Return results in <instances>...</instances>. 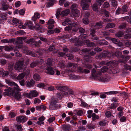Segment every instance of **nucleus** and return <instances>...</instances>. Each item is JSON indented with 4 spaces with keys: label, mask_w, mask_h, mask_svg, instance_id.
<instances>
[{
    "label": "nucleus",
    "mask_w": 131,
    "mask_h": 131,
    "mask_svg": "<svg viewBox=\"0 0 131 131\" xmlns=\"http://www.w3.org/2000/svg\"><path fill=\"white\" fill-rule=\"evenodd\" d=\"M101 73L100 71H98L95 69H93L91 71V74L92 77L95 79L99 80L103 82H106L109 81L111 78L108 76L101 77Z\"/></svg>",
    "instance_id": "f257e3e1"
},
{
    "label": "nucleus",
    "mask_w": 131,
    "mask_h": 131,
    "mask_svg": "<svg viewBox=\"0 0 131 131\" xmlns=\"http://www.w3.org/2000/svg\"><path fill=\"white\" fill-rule=\"evenodd\" d=\"M4 94L5 95H12L17 99H19L21 97L20 93L18 92L19 91L17 90L14 87L9 88L7 89H5Z\"/></svg>",
    "instance_id": "f03ea898"
},
{
    "label": "nucleus",
    "mask_w": 131,
    "mask_h": 131,
    "mask_svg": "<svg viewBox=\"0 0 131 131\" xmlns=\"http://www.w3.org/2000/svg\"><path fill=\"white\" fill-rule=\"evenodd\" d=\"M71 42H74L75 45L76 46H81L84 43L87 45L88 47H93L95 45V44L93 42H90L89 40H84L83 42L80 41L77 38L75 39H71L70 40Z\"/></svg>",
    "instance_id": "7ed1b4c3"
},
{
    "label": "nucleus",
    "mask_w": 131,
    "mask_h": 131,
    "mask_svg": "<svg viewBox=\"0 0 131 131\" xmlns=\"http://www.w3.org/2000/svg\"><path fill=\"white\" fill-rule=\"evenodd\" d=\"M23 65V61H19L15 64L14 68L15 70H19L20 71H24L25 70L26 67H24Z\"/></svg>",
    "instance_id": "20e7f679"
},
{
    "label": "nucleus",
    "mask_w": 131,
    "mask_h": 131,
    "mask_svg": "<svg viewBox=\"0 0 131 131\" xmlns=\"http://www.w3.org/2000/svg\"><path fill=\"white\" fill-rule=\"evenodd\" d=\"M57 101L54 99H52L50 101L49 109L50 110H56L57 108V106L56 105Z\"/></svg>",
    "instance_id": "39448f33"
},
{
    "label": "nucleus",
    "mask_w": 131,
    "mask_h": 131,
    "mask_svg": "<svg viewBox=\"0 0 131 131\" xmlns=\"http://www.w3.org/2000/svg\"><path fill=\"white\" fill-rule=\"evenodd\" d=\"M6 82L9 85H14L16 86L15 88L18 91H21V89L19 88V86H18L17 84L13 82L12 81L9 80H6Z\"/></svg>",
    "instance_id": "423d86ee"
},
{
    "label": "nucleus",
    "mask_w": 131,
    "mask_h": 131,
    "mask_svg": "<svg viewBox=\"0 0 131 131\" xmlns=\"http://www.w3.org/2000/svg\"><path fill=\"white\" fill-rule=\"evenodd\" d=\"M81 5L82 6L83 10L88 9L89 8L88 4L86 3V1L85 0H82L81 2Z\"/></svg>",
    "instance_id": "0eeeda50"
},
{
    "label": "nucleus",
    "mask_w": 131,
    "mask_h": 131,
    "mask_svg": "<svg viewBox=\"0 0 131 131\" xmlns=\"http://www.w3.org/2000/svg\"><path fill=\"white\" fill-rule=\"evenodd\" d=\"M46 69L47 71H45V72L47 74L53 75L54 73V72L53 70V68L50 67H49L47 66L46 68Z\"/></svg>",
    "instance_id": "6e6552de"
},
{
    "label": "nucleus",
    "mask_w": 131,
    "mask_h": 131,
    "mask_svg": "<svg viewBox=\"0 0 131 131\" xmlns=\"http://www.w3.org/2000/svg\"><path fill=\"white\" fill-rule=\"evenodd\" d=\"M35 81L33 79L31 80L30 81H27L25 82L26 85L28 87L33 86L35 84Z\"/></svg>",
    "instance_id": "1a4fd4ad"
},
{
    "label": "nucleus",
    "mask_w": 131,
    "mask_h": 131,
    "mask_svg": "<svg viewBox=\"0 0 131 131\" xmlns=\"http://www.w3.org/2000/svg\"><path fill=\"white\" fill-rule=\"evenodd\" d=\"M62 24L64 26L71 25V22L69 19L66 18L62 21Z\"/></svg>",
    "instance_id": "9d476101"
},
{
    "label": "nucleus",
    "mask_w": 131,
    "mask_h": 131,
    "mask_svg": "<svg viewBox=\"0 0 131 131\" xmlns=\"http://www.w3.org/2000/svg\"><path fill=\"white\" fill-rule=\"evenodd\" d=\"M25 25H26V27H28L31 29L32 30L34 28L32 23L30 21H28L25 23Z\"/></svg>",
    "instance_id": "9b49d317"
},
{
    "label": "nucleus",
    "mask_w": 131,
    "mask_h": 131,
    "mask_svg": "<svg viewBox=\"0 0 131 131\" xmlns=\"http://www.w3.org/2000/svg\"><path fill=\"white\" fill-rule=\"evenodd\" d=\"M16 119L18 122H22L23 123L27 121L26 117L24 116L18 117Z\"/></svg>",
    "instance_id": "f8f14e48"
},
{
    "label": "nucleus",
    "mask_w": 131,
    "mask_h": 131,
    "mask_svg": "<svg viewBox=\"0 0 131 131\" xmlns=\"http://www.w3.org/2000/svg\"><path fill=\"white\" fill-rule=\"evenodd\" d=\"M69 77L70 79L73 80L79 79L82 77L81 76L75 75L72 74H70L69 75Z\"/></svg>",
    "instance_id": "ddd939ff"
},
{
    "label": "nucleus",
    "mask_w": 131,
    "mask_h": 131,
    "mask_svg": "<svg viewBox=\"0 0 131 131\" xmlns=\"http://www.w3.org/2000/svg\"><path fill=\"white\" fill-rule=\"evenodd\" d=\"M70 13V10L68 9H67L65 10L62 11L60 14L61 17H63L67 16Z\"/></svg>",
    "instance_id": "4468645a"
},
{
    "label": "nucleus",
    "mask_w": 131,
    "mask_h": 131,
    "mask_svg": "<svg viewBox=\"0 0 131 131\" xmlns=\"http://www.w3.org/2000/svg\"><path fill=\"white\" fill-rule=\"evenodd\" d=\"M67 92L66 91H62L61 93V94L62 96H67L69 95L70 94H73V91H68Z\"/></svg>",
    "instance_id": "2eb2a0df"
},
{
    "label": "nucleus",
    "mask_w": 131,
    "mask_h": 131,
    "mask_svg": "<svg viewBox=\"0 0 131 131\" xmlns=\"http://www.w3.org/2000/svg\"><path fill=\"white\" fill-rule=\"evenodd\" d=\"M38 94V92L36 90L31 91H30V96H31V98L37 96Z\"/></svg>",
    "instance_id": "dca6fc26"
},
{
    "label": "nucleus",
    "mask_w": 131,
    "mask_h": 131,
    "mask_svg": "<svg viewBox=\"0 0 131 131\" xmlns=\"http://www.w3.org/2000/svg\"><path fill=\"white\" fill-rule=\"evenodd\" d=\"M54 23V20L52 19H50L48 21L47 24L49 25L48 27V28L49 29L52 28L53 27L54 25H51L53 24Z\"/></svg>",
    "instance_id": "f3484780"
},
{
    "label": "nucleus",
    "mask_w": 131,
    "mask_h": 131,
    "mask_svg": "<svg viewBox=\"0 0 131 131\" xmlns=\"http://www.w3.org/2000/svg\"><path fill=\"white\" fill-rule=\"evenodd\" d=\"M40 17V15L39 13L37 12L35 13L34 16L32 17V19L34 21H36L37 19H39Z\"/></svg>",
    "instance_id": "a211bd4d"
},
{
    "label": "nucleus",
    "mask_w": 131,
    "mask_h": 131,
    "mask_svg": "<svg viewBox=\"0 0 131 131\" xmlns=\"http://www.w3.org/2000/svg\"><path fill=\"white\" fill-rule=\"evenodd\" d=\"M26 39L25 37H19L17 38L16 42H17L18 44H22L23 43L22 41L23 40Z\"/></svg>",
    "instance_id": "6ab92c4d"
},
{
    "label": "nucleus",
    "mask_w": 131,
    "mask_h": 131,
    "mask_svg": "<svg viewBox=\"0 0 131 131\" xmlns=\"http://www.w3.org/2000/svg\"><path fill=\"white\" fill-rule=\"evenodd\" d=\"M15 48L16 49H18L19 48H21V49L23 50V52L27 50V48L25 46H23L22 45H18L15 47Z\"/></svg>",
    "instance_id": "aec40b11"
},
{
    "label": "nucleus",
    "mask_w": 131,
    "mask_h": 131,
    "mask_svg": "<svg viewBox=\"0 0 131 131\" xmlns=\"http://www.w3.org/2000/svg\"><path fill=\"white\" fill-rule=\"evenodd\" d=\"M112 56L113 57L116 56L117 57H120L121 56L122 53L120 52H112Z\"/></svg>",
    "instance_id": "412c9836"
},
{
    "label": "nucleus",
    "mask_w": 131,
    "mask_h": 131,
    "mask_svg": "<svg viewBox=\"0 0 131 131\" xmlns=\"http://www.w3.org/2000/svg\"><path fill=\"white\" fill-rule=\"evenodd\" d=\"M73 15L75 17H79L80 15V13L79 10L76 9L72 11Z\"/></svg>",
    "instance_id": "4be33fe9"
},
{
    "label": "nucleus",
    "mask_w": 131,
    "mask_h": 131,
    "mask_svg": "<svg viewBox=\"0 0 131 131\" xmlns=\"http://www.w3.org/2000/svg\"><path fill=\"white\" fill-rule=\"evenodd\" d=\"M102 25L103 23L102 22H99L97 23L94 27V29H97L102 27Z\"/></svg>",
    "instance_id": "5701e85b"
},
{
    "label": "nucleus",
    "mask_w": 131,
    "mask_h": 131,
    "mask_svg": "<svg viewBox=\"0 0 131 131\" xmlns=\"http://www.w3.org/2000/svg\"><path fill=\"white\" fill-rule=\"evenodd\" d=\"M5 50L7 51H10L13 49V47L11 46H4Z\"/></svg>",
    "instance_id": "b1692460"
},
{
    "label": "nucleus",
    "mask_w": 131,
    "mask_h": 131,
    "mask_svg": "<svg viewBox=\"0 0 131 131\" xmlns=\"http://www.w3.org/2000/svg\"><path fill=\"white\" fill-rule=\"evenodd\" d=\"M24 52L26 54L30 55L33 57H35L36 56V54L30 50H27Z\"/></svg>",
    "instance_id": "393cba45"
},
{
    "label": "nucleus",
    "mask_w": 131,
    "mask_h": 131,
    "mask_svg": "<svg viewBox=\"0 0 131 131\" xmlns=\"http://www.w3.org/2000/svg\"><path fill=\"white\" fill-rule=\"evenodd\" d=\"M63 130H65L70 131L71 130V128L69 125H63Z\"/></svg>",
    "instance_id": "a878e982"
},
{
    "label": "nucleus",
    "mask_w": 131,
    "mask_h": 131,
    "mask_svg": "<svg viewBox=\"0 0 131 131\" xmlns=\"http://www.w3.org/2000/svg\"><path fill=\"white\" fill-rule=\"evenodd\" d=\"M84 58L86 62H91L92 61V59L89 55H87L84 56Z\"/></svg>",
    "instance_id": "bb28decb"
},
{
    "label": "nucleus",
    "mask_w": 131,
    "mask_h": 131,
    "mask_svg": "<svg viewBox=\"0 0 131 131\" xmlns=\"http://www.w3.org/2000/svg\"><path fill=\"white\" fill-rule=\"evenodd\" d=\"M25 74V73H22L19 74L17 77V79L18 80H20L23 79L24 77Z\"/></svg>",
    "instance_id": "cd10ccee"
},
{
    "label": "nucleus",
    "mask_w": 131,
    "mask_h": 131,
    "mask_svg": "<svg viewBox=\"0 0 131 131\" xmlns=\"http://www.w3.org/2000/svg\"><path fill=\"white\" fill-rule=\"evenodd\" d=\"M92 120L93 121H94L96 119H98L99 118V116L94 113L92 114Z\"/></svg>",
    "instance_id": "c85d7f7f"
},
{
    "label": "nucleus",
    "mask_w": 131,
    "mask_h": 131,
    "mask_svg": "<svg viewBox=\"0 0 131 131\" xmlns=\"http://www.w3.org/2000/svg\"><path fill=\"white\" fill-rule=\"evenodd\" d=\"M97 43L101 45H106L108 44V42L105 40H101L98 41Z\"/></svg>",
    "instance_id": "c756f323"
},
{
    "label": "nucleus",
    "mask_w": 131,
    "mask_h": 131,
    "mask_svg": "<svg viewBox=\"0 0 131 131\" xmlns=\"http://www.w3.org/2000/svg\"><path fill=\"white\" fill-rule=\"evenodd\" d=\"M52 59H49L47 60V62L46 63V65L47 67L49 66V67H51L52 66Z\"/></svg>",
    "instance_id": "7c9ffc66"
},
{
    "label": "nucleus",
    "mask_w": 131,
    "mask_h": 131,
    "mask_svg": "<svg viewBox=\"0 0 131 131\" xmlns=\"http://www.w3.org/2000/svg\"><path fill=\"white\" fill-rule=\"evenodd\" d=\"M33 77L34 80L37 81H39L41 78L40 76L37 74H34L33 75Z\"/></svg>",
    "instance_id": "2f4dec72"
},
{
    "label": "nucleus",
    "mask_w": 131,
    "mask_h": 131,
    "mask_svg": "<svg viewBox=\"0 0 131 131\" xmlns=\"http://www.w3.org/2000/svg\"><path fill=\"white\" fill-rule=\"evenodd\" d=\"M115 26V24L113 23H108L107 24L106 26L105 27V29H106L108 28H113Z\"/></svg>",
    "instance_id": "473e14b6"
},
{
    "label": "nucleus",
    "mask_w": 131,
    "mask_h": 131,
    "mask_svg": "<svg viewBox=\"0 0 131 131\" xmlns=\"http://www.w3.org/2000/svg\"><path fill=\"white\" fill-rule=\"evenodd\" d=\"M72 28V26L71 25H70L69 26L66 27L64 29L65 31H69L71 30Z\"/></svg>",
    "instance_id": "72a5a7b5"
},
{
    "label": "nucleus",
    "mask_w": 131,
    "mask_h": 131,
    "mask_svg": "<svg viewBox=\"0 0 131 131\" xmlns=\"http://www.w3.org/2000/svg\"><path fill=\"white\" fill-rule=\"evenodd\" d=\"M123 34L124 33L123 32L120 31H119L115 35V36L117 37H122Z\"/></svg>",
    "instance_id": "f704fd0d"
},
{
    "label": "nucleus",
    "mask_w": 131,
    "mask_h": 131,
    "mask_svg": "<svg viewBox=\"0 0 131 131\" xmlns=\"http://www.w3.org/2000/svg\"><path fill=\"white\" fill-rule=\"evenodd\" d=\"M86 127L87 128L90 129H93L95 127V125L91 124H88L86 126Z\"/></svg>",
    "instance_id": "c9c22d12"
},
{
    "label": "nucleus",
    "mask_w": 131,
    "mask_h": 131,
    "mask_svg": "<svg viewBox=\"0 0 131 131\" xmlns=\"http://www.w3.org/2000/svg\"><path fill=\"white\" fill-rule=\"evenodd\" d=\"M59 67L61 68H64V62L63 61H60L59 63Z\"/></svg>",
    "instance_id": "e433bc0d"
},
{
    "label": "nucleus",
    "mask_w": 131,
    "mask_h": 131,
    "mask_svg": "<svg viewBox=\"0 0 131 131\" xmlns=\"http://www.w3.org/2000/svg\"><path fill=\"white\" fill-rule=\"evenodd\" d=\"M61 10V8H59L57 11L56 13V16L57 18H58L59 17L60 12Z\"/></svg>",
    "instance_id": "4c0bfd02"
},
{
    "label": "nucleus",
    "mask_w": 131,
    "mask_h": 131,
    "mask_svg": "<svg viewBox=\"0 0 131 131\" xmlns=\"http://www.w3.org/2000/svg\"><path fill=\"white\" fill-rule=\"evenodd\" d=\"M122 11V12H126L128 10V7L126 5H123L122 7V8L121 9Z\"/></svg>",
    "instance_id": "58836bf2"
},
{
    "label": "nucleus",
    "mask_w": 131,
    "mask_h": 131,
    "mask_svg": "<svg viewBox=\"0 0 131 131\" xmlns=\"http://www.w3.org/2000/svg\"><path fill=\"white\" fill-rule=\"evenodd\" d=\"M24 33L25 32L23 30H20L16 32L15 34L16 35L20 36L24 35Z\"/></svg>",
    "instance_id": "ea45409f"
},
{
    "label": "nucleus",
    "mask_w": 131,
    "mask_h": 131,
    "mask_svg": "<svg viewBox=\"0 0 131 131\" xmlns=\"http://www.w3.org/2000/svg\"><path fill=\"white\" fill-rule=\"evenodd\" d=\"M109 39L113 42L115 44H118L119 42V41L115 38H112L111 37L108 38Z\"/></svg>",
    "instance_id": "a19ab883"
},
{
    "label": "nucleus",
    "mask_w": 131,
    "mask_h": 131,
    "mask_svg": "<svg viewBox=\"0 0 131 131\" xmlns=\"http://www.w3.org/2000/svg\"><path fill=\"white\" fill-rule=\"evenodd\" d=\"M77 5L76 4H74L72 5L71 6V8L72 10V11L76 9V8H77Z\"/></svg>",
    "instance_id": "79ce46f5"
},
{
    "label": "nucleus",
    "mask_w": 131,
    "mask_h": 131,
    "mask_svg": "<svg viewBox=\"0 0 131 131\" xmlns=\"http://www.w3.org/2000/svg\"><path fill=\"white\" fill-rule=\"evenodd\" d=\"M123 60L122 61H121V59H120L119 60V62H124L125 61H126L129 60L130 58V57L129 56H126L125 57H123Z\"/></svg>",
    "instance_id": "37998d69"
},
{
    "label": "nucleus",
    "mask_w": 131,
    "mask_h": 131,
    "mask_svg": "<svg viewBox=\"0 0 131 131\" xmlns=\"http://www.w3.org/2000/svg\"><path fill=\"white\" fill-rule=\"evenodd\" d=\"M68 66L70 67L73 66V68H75L77 67V64H75L71 63H68Z\"/></svg>",
    "instance_id": "c03bdc74"
},
{
    "label": "nucleus",
    "mask_w": 131,
    "mask_h": 131,
    "mask_svg": "<svg viewBox=\"0 0 131 131\" xmlns=\"http://www.w3.org/2000/svg\"><path fill=\"white\" fill-rule=\"evenodd\" d=\"M8 7V5L6 4H4L2 5V7L1 8V9L2 10H6L7 9Z\"/></svg>",
    "instance_id": "a18cd8bd"
},
{
    "label": "nucleus",
    "mask_w": 131,
    "mask_h": 131,
    "mask_svg": "<svg viewBox=\"0 0 131 131\" xmlns=\"http://www.w3.org/2000/svg\"><path fill=\"white\" fill-rule=\"evenodd\" d=\"M117 106V103H113L111 104V106L109 107L111 109H114Z\"/></svg>",
    "instance_id": "49530a36"
},
{
    "label": "nucleus",
    "mask_w": 131,
    "mask_h": 131,
    "mask_svg": "<svg viewBox=\"0 0 131 131\" xmlns=\"http://www.w3.org/2000/svg\"><path fill=\"white\" fill-rule=\"evenodd\" d=\"M37 63L36 62H33L30 63V67L31 68H34L37 66Z\"/></svg>",
    "instance_id": "de8ad7c7"
},
{
    "label": "nucleus",
    "mask_w": 131,
    "mask_h": 131,
    "mask_svg": "<svg viewBox=\"0 0 131 131\" xmlns=\"http://www.w3.org/2000/svg\"><path fill=\"white\" fill-rule=\"evenodd\" d=\"M17 49H14V51L16 53V56L17 57H21V55L20 54L19 52L17 50Z\"/></svg>",
    "instance_id": "09e8293b"
},
{
    "label": "nucleus",
    "mask_w": 131,
    "mask_h": 131,
    "mask_svg": "<svg viewBox=\"0 0 131 131\" xmlns=\"http://www.w3.org/2000/svg\"><path fill=\"white\" fill-rule=\"evenodd\" d=\"M92 8L93 10L97 11L98 10V7L97 5L96 4H94L93 5Z\"/></svg>",
    "instance_id": "8fccbe9b"
},
{
    "label": "nucleus",
    "mask_w": 131,
    "mask_h": 131,
    "mask_svg": "<svg viewBox=\"0 0 131 131\" xmlns=\"http://www.w3.org/2000/svg\"><path fill=\"white\" fill-rule=\"evenodd\" d=\"M108 69V68L107 67L104 66L101 68V70L102 72L104 73L106 72Z\"/></svg>",
    "instance_id": "3c124183"
},
{
    "label": "nucleus",
    "mask_w": 131,
    "mask_h": 131,
    "mask_svg": "<svg viewBox=\"0 0 131 131\" xmlns=\"http://www.w3.org/2000/svg\"><path fill=\"white\" fill-rule=\"evenodd\" d=\"M106 123V122L104 121H101L99 123V125L101 126H105Z\"/></svg>",
    "instance_id": "603ef678"
},
{
    "label": "nucleus",
    "mask_w": 131,
    "mask_h": 131,
    "mask_svg": "<svg viewBox=\"0 0 131 131\" xmlns=\"http://www.w3.org/2000/svg\"><path fill=\"white\" fill-rule=\"evenodd\" d=\"M0 63L2 65H4L6 64L7 61L6 60L2 59L0 60Z\"/></svg>",
    "instance_id": "864d4df0"
},
{
    "label": "nucleus",
    "mask_w": 131,
    "mask_h": 131,
    "mask_svg": "<svg viewBox=\"0 0 131 131\" xmlns=\"http://www.w3.org/2000/svg\"><path fill=\"white\" fill-rule=\"evenodd\" d=\"M118 93L117 91H113L106 92L105 94H117Z\"/></svg>",
    "instance_id": "5fc2aeb1"
},
{
    "label": "nucleus",
    "mask_w": 131,
    "mask_h": 131,
    "mask_svg": "<svg viewBox=\"0 0 131 131\" xmlns=\"http://www.w3.org/2000/svg\"><path fill=\"white\" fill-rule=\"evenodd\" d=\"M124 68L126 69L129 70L131 71V66H129L128 65L126 64L124 65Z\"/></svg>",
    "instance_id": "6e6d98bb"
},
{
    "label": "nucleus",
    "mask_w": 131,
    "mask_h": 131,
    "mask_svg": "<svg viewBox=\"0 0 131 131\" xmlns=\"http://www.w3.org/2000/svg\"><path fill=\"white\" fill-rule=\"evenodd\" d=\"M53 4V2L50 1L48 2L46 5V7H49L52 6Z\"/></svg>",
    "instance_id": "4d7b16f0"
},
{
    "label": "nucleus",
    "mask_w": 131,
    "mask_h": 131,
    "mask_svg": "<svg viewBox=\"0 0 131 131\" xmlns=\"http://www.w3.org/2000/svg\"><path fill=\"white\" fill-rule=\"evenodd\" d=\"M83 23L85 24H87L89 23V21L87 18H84L83 19Z\"/></svg>",
    "instance_id": "13d9d810"
},
{
    "label": "nucleus",
    "mask_w": 131,
    "mask_h": 131,
    "mask_svg": "<svg viewBox=\"0 0 131 131\" xmlns=\"http://www.w3.org/2000/svg\"><path fill=\"white\" fill-rule=\"evenodd\" d=\"M57 90L62 91L63 90V86H58L56 87Z\"/></svg>",
    "instance_id": "bf43d9fd"
},
{
    "label": "nucleus",
    "mask_w": 131,
    "mask_h": 131,
    "mask_svg": "<svg viewBox=\"0 0 131 131\" xmlns=\"http://www.w3.org/2000/svg\"><path fill=\"white\" fill-rule=\"evenodd\" d=\"M83 69L82 68H81V67H79L77 69V71H78L81 73H83Z\"/></svg>",
    "instance_id": "052dcab7"
},
{
    "label": "nucleus",
    "mask_w": 131,
    "mask_h": 131,
    "mask_svg": "<svg viewBox=\"0 0 131 131\" xmlns=\"http://www.w3.org/2000/svg\"><path fill=\"white\" fill-rule=\"evenodd\" d=\"M105 115L107 117H109L111 116V113L109 111H107L105 112Z\"/></svg>",
    "instance_id": "680f3d73"
},
{
    "label": "nucleus",
    "mask_w": 131,
    "mask_h": 131,
    "mask_svg": "<svg viewBox=\"0 0 131 131\" xmlns=\"http://www.w3.org/2000/svg\"><path fill=\"white\" fill-rule=\"evenodd\" d=\"M111 53L110 52H107L106 51H104L102 54V56H105V57H103L105 58L109 54H110Z\"/></svg>",
    "instance_id": "e2e57ef3"
},
{
    "label": "nucleus",
    "mask_w": 131,
    "mask_h": 131,
    "mask_svg": "<svg viewBox=\"0 0 131 131\" xmlns=\"http://www.w3.org/2000/svg\"><path fill=\"white\" fill-rule=\"evenodd\" d=\"M41 102V100L37 98H35L34 101V103L36 104L37 103H39Z\"/></svg>",
    "instance_id": "0e129e2a"
},
{
    "label": "nucleus",
    "mask_w": 131,
    "mask_h": 131,
    "mask_svg": "<svg viewBox=\"0 0 131 131\" xmlns=\"http://www.w3.org/2000/svg\"><path fill=\"white\" fill-rule=\"evenodd\" d=\"M63 90L68 91H73L69 89L67 86H63Z\"/></svg>",
    "instance_id": "69168bd1"
},
{
    "label": "nucleus",
    "mask_w": 131,
    "mask_h": 131,
    "mask_svg": "<svg viewBox=\"0 0 131 131\" xmlns=\"http://www.w3.org/2000/svg\"><path fill=\"white\" fill-rule=\"evenodd\" d=\"M122 12V11L121 9V8H118L116 11V14L118 15Z\"/></svg>",
    "instance_id": "338daca9"
},
{
    "label": "nucleus",
    "mask_w": 131,
    "mask_h": 131,
    "mask_svg": "<svg viewBox=\"0 0 131 131\" xmlns=\"http://www.w3.org/2000/svg\"><path fill=\"white\" fill-rule=\"evenodd\" d=\"M124 37L126 39H129L131 38V35L127 34L124 36Z\"/></svg>",
    "instance_id": "774afa93"
}]
</instances>
